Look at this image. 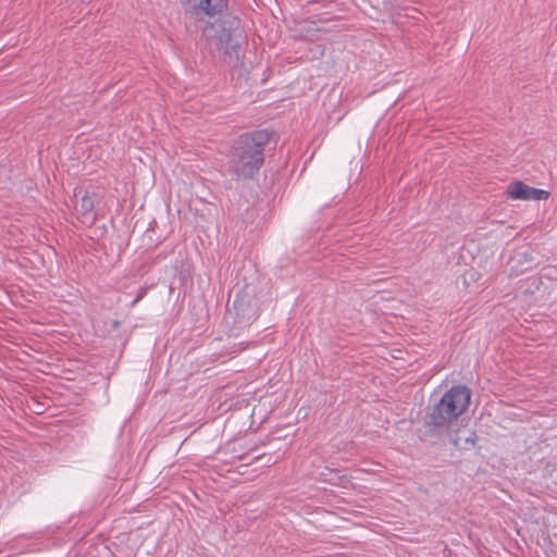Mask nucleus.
Wrapping results in <instances>:
<instances>
[{"mask_svg":"<svg viewBox=\"0 0 557 557\" xmlns=\"http://www.w3.org/2000/svg\"><path fill=\"white\" fill-rule=\"evenodd\" d=\"M270 141L267 131H255L240 135L233 144L228 168L237 178H250L264 162V148Z\"/></svg>","mask_w":557,"mask_h":557,"instance_id":"nucleus-1","label":"nucleus"},{"mask_svg":"<svg viewBox=\"0 0 557 557\" xmlns=\"http://www.w3.org/2000/svg\"><path fill=\"white\" fill-rule=\"evenodd\" d=\"M471 392L468 387L457 385L448 389L429 414V425L446 426L463 414L470 405Z\"/></svg>","mask_w":557,"mask_h":557,"instance_id":"nucleus-2","label":"nucleus"},{"mask_svg":"<svg viewBox=\"0 0 557 557\" xmlns=\"http://www.w3.org/2000/svg\"><path fill=\"white\" fill-rule=\"evenodd\" d=\"M202 36L210 44L214 45L215 49L223 52L231 61H238L239 45L233 42L231 28L224 27L221 23H207L202 28Z\"/></svg>","mask_w":557,"mask_h":557,"instance_id":"nucleus-3","label":"nucleus"},{"mask_svg":"<svg viewBox=\"0 0 557 557\" xmlns=\"http://www.w3.org/2000/svg\"><path fill=\"white\" fill-rule=\"evenodd\" d=\"M185 13L196 21L203 16L214 17L227 9V0H181Z\"/></svg>","mask_w":557,"mask_h":557,"instance_id":"nucleus-4","label":"nucleus"},{"mask_svg":"<svg viewBox=\"0 0 557 557\" xmlns=\"http://www.w3.org/2000/svg\"><path fill=\"white\" fill-rule=\"evenodd\" d=\"M506 193L509 198L519 200H546L550 195L547 190L528 186L521 181L510 183Z\"/></svg>","mask_w":557,"mask_h":557,"instance_id":"nucleus-5","label":"nucleus"},{"mask_svg":"<svg viewBox=\"0 0 557 557\" xmlns=\"http://www.w3.org/2000/svg\"><path fill=\"white\" fill-rule=\"evenodd\" d=\"M77 218L79 221L86 225L91 226L97 220V214L95 212V200L87 193L84 194L79 200V202L75 207Z\"/></svg>","mask_w":557,"mask_h":557,"instance_id":"nucleus-6","label":"nucleus"},{"mask_svg":"<svg viewBox=\"0 0 557 557\" xmlns=\"http://www.w3.org/2000/svg\"><path fill=\"white\" fill-rule=\"evenodd\" d=\"M527 282H530V288L525 289V293H534V290H537L540 288V285L542 284L540 277H531Z\"/></svg>","mask_w":557,"mask_h":557,"instance_id":"nucleus-7","label":"nucleus"},{"mask_svg":"<svg viewBox=\"0 0 557 557\" xmlns=\"http://www.w3.org/2000/svg\"><path fill=\"white\" fill-rule=\"evenodd\" d=\"M146 294V289L141 288L137 295V297L134 299L133 305H136Z\"/></svg>","mask_w":557,"mask_h":557,"instance_id":"nucleus-8","label":"nucleus"},{"mask_svg":"<svg viewBox=\"0 0 557 557\" xmlns=\"http://www.w3.org/2000/svg\"><path fill=\"white\" fill-rule=\"evenodd\" d=\"M453 443H454V445H455L456 447H459L458 440H454V442H453Z\"/></svg>","mask_w":557,"mask_h":557,"instance_id":"nucleus-9","label":"nucleus"}]
</instances>
